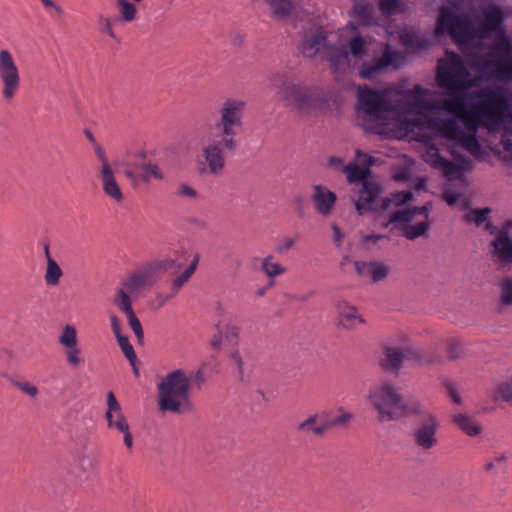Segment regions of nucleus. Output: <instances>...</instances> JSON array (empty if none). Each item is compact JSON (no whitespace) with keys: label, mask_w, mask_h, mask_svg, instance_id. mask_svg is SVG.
I'll return each mask as SVG.
<instances>
[{"label":"nucleus","mask_w":512,"mask_h":512,"mask_svg":"<svg viewBox=\"0 0 512 512\" xmlns=\"http://www.w3.org/2000/svg\"><path fill=\"white\" fill-rule=\"evenodd\" d=\"M131 297V293L122 286L117 290L113 303L121 312L127 315L134 312Z\"/></svg>","instance_id":"nucleus-31"},{"label":"nucleus","mask_w":512,"mask_h":512,"mask_svg":"<svg viewBox=\"0 0 512 512\" xmlns=\"http://www.w3.org/2000/svg\"><path fill=\"white\" fill-rule=\"evenodd\" d=\"M142 179L145 182H149L152 179L163 180L164 174L156 164L148 163L142 167Z\"/></svg>","instance_id":"nucleus-46"},{"label":"nucleus","mask_w":512,"mask_h":512,"mask_svg":"<svg viewBox=\"0 0 512 512\" xmlns=\"http://www.w3.org/2000/svg\"><path fill=\"white\" fill-rule=\"evenodd\" d=\"M152 271L153 270L145 263L129 274L122 283V286L128 290L132 296L137 297L145 288L157 282Z\"/></svg>","instance_id":"nucleus-13"},{"label":"nucleus","mask_w":512,"mask_h":512,"mask_svg":"<svg viewBox=\"0 0 512 512\" xmlns=\"http://www.w3.org/2000/svg\"><path fill=\"white\" fill-rule=\"evenodd\" d=\"M436 80L439 87L447 89L450 97L443 101V110L464 119L469 129V132L461 129L455 142L475 159L486 160L488 152L479 143L476 128L483 126L492 129L511 119L507 93L499 88L481 91L478 94L481 100L467 110L461 93L475 86L476 80L471 78L461 57L453 52L449 54L446 64L438 68Z\"/></svg>","instance_id":"nucleus-1"},{"label":"nucleus","mask_w":512,"mask_h":512,"mask_svg":"<svg viewBox=\"0 0 512 512\" xmlns=\"http://www.w3.org/2000/svg\"><path fill=\"white\" fill-rule=\"evenodd\" d=\"M338 411L340 413L338 416L330 420H326V424H328V429L331 427L345 425L348 422H350L351 419L353 418V415L350 412H346L342 408H339Z\"/></svg>","instance_id":"nucleus-50"},{"label":"nucleus","mask_w":512,"mask_h":512,"mask_svg":"<svg viewBox=\"0 0 512 512\" xmlns=\"http://www.w3.org/2000/svg\"><path fill=\"white\" fill-rule=\"evenodd\" d=\"M403 60L401 52L393 50L390 45L384 46L382 55L371 62H363L359 67V76L365 80H374L389 67L397 69Z\"/></svg>","instance_id":"nucleus-10"},{"label":"nucleus","mask_w":512,"mask_h":512,"mask_svg":"<svg viewBox=\"0 0 512 512\" xmlns=\"http://www.w3.org/2000/svg\"><path fill=\"white\" fill-rule=\"evenodd\" d=\"M245 36L243 33L235 31L229 35L228 42L234 47H241L244 43Z\"/></svg>","instance_id":"nucleus-61"},{"label":"nucleus","mask_w":512,"mask_h":512,"mask_svg":"<svg viewBox=\"0 0 512 512\" xmlns=\"http://www.w3.org/2000/svg\"><path fill=\"white\" fill-rule=\"evenodd\" d=\"M388 267L384 264L375 263L373 264L371 278L374 282H379L386 278L388 275Z\"/></svg>","instance_id":"nucleus-55"},{"label":"nucleus","mask_w":512,"mask_h":512,"mask_svg":"<svg viewBox=\"0 0 512 512\" xmlns=\"http://www.w3.org/2000/svg\"><path fill=\"white\" fill-rule=\"evenodd\" d=\"M451 155L454 157V162L443 157L432 142L426 141L424 143L422 158L425 163L440 171L448 180L461 179L464 172L472 169V161L456 154L453 150Z\"/></svg>","instance_id":"nucleus-7"},{"label":"nucleus","mask_w":512,"mask_h":512,"mask_svg":"<svg viewBox=\"0 0 512 512\" xmlns=\"http://www.w3.org/2000/svg\"><path fill=\"white\" fill-rule=\"evenodd\" d=\"M190 388L191 376L186 371L176 369L168 373L157 385L159 410L174 414L190 412Z\"/></svg>","instance_id":"nucleus-5"},{"label":"nucleus","mask_w":512,"mask_h":512,"mask_svg":"<svg viewBox=\"0 0 512 512\" xmlns=\"http://www.w3.org/2000/svg\"><path fill=\"white\" fill-rule=\"evenodd\" d=\"M413 198V194L410 190L406 191H399L396 193H393L391 197H385L381 200V209L386 210L390 207L391 204L394 206H401L409 201H411Z\"/></svg>","instance_id":"nucleus-32"},{"label":"nucleus","mask_w":512,"mask_h":512,"mask_svg":"<svg viewBox=\"0 0 512 512\" xmlns=\"http://www.w3.org/2000/svg\"><path fill=\"white\" fill-rule=\"evenodd\" d=\"M490 212V208L474 209L470 211L465 218L467 222L475 223L477 226H480L486 222Z\"/></svg>","instance_id":"nucleus-47"},{"label":"nucleus","mask_w":512,"mask_h":512,"mask_svg":"<svg viewBox=\"0 0 512 512\" xmlns=\"http://www.w3.org/2000/svg\"><path fill=\"white\" fill-rule=\"evenodd\" d=\"M335 71H342L349 67V53L345 47L329 44L323 55Z\"/></svg>","instance_id":"nucleus-22"},{"label":"nucleus","mask_w":512,"mask_h":512,"mask_svg":"<svg viewBox=\"0 0 512 512\" xmlns=\"http://www.w3.org/2000/svg\"><path fill=\"white\" fill-rule=\"evenodd\" d=\"M62 275L63 272L58 263L54 259H49L44 275L46 284L48 286H56L59 283Z\"/></svg>","instance_id":"nucleus-38"},{"label":"nucleus","mask_w":512,"mask_h":512,"mask_svg":"<svg viewBox=\"0 0 512 512\" xmlns=\"http://www.w3.org/2000/svg\"><path fill=\"white\" fill-rule=\"evenodd\" d=\"M406 95L410 97L407 101L408 111L410 112L422 114L425 111L440 108L437 102L428 98V90L421 85H415L412 90L406 92ZM441 109H443V105Z\"/></svg>","instance_id":"nucleus-14"},{"label":"nucleus","mask_w":512,"mask_h":512,"mask_svg":"<svg viewBox=\"0 0 512 512\" xmlns=\"http://www.w3.org/2000/svg\"><path fill=\"white\" fill-rule=\"evenodd\" d=\"M0 81L2 83V96L11 101L20 88V72L11 52L0 50Z\"/></svg>","instance_id":"nucleus-9"},{"label":"nucleus","mask_w":512,"mask_h":512,"mask_svg":"<svg viewBox=\"0 0 512 512\" xmlns=\"http://www.w3.org/2000/svg\"><path fill=\"white\" fill-rule=\"evenodd\" d=\"M176 296L177 295L174 294L171 290H169V292H167V293H164V292L157 293L156 300L158 301V306L159 307L164 306L168 301L172 300Z\"/></svg>","instance_id":"nucleus-63"},{"label":"nucleus","mask_w":512,"mask_h":512,"mask_svg":"<svg viewBox=\"0 0 512 512\" xmlns=\"http://www.w3.org/2000/svg\"><path fill=\"white\" fill-rule=\"evenodd\" d=\"M105 418L110 429L126 430V426H128L122 407L111 391L107 393V411Z\"/></svg>","instance_id":"nucleus-17"},{"label":"nucleus","mask_w":512,"mask_h":512,"mask_svg":"<svg viewBox=\"0 0 512 512\" xmlns=\"http://www.w3.org/2000/svg\"><path fill=\"white\" fill-rule=\"evenodd\" d=\"M428 125L445 139L455 141L459 136L461 128L454 119L433 118L430 119Z\"/></svg>","instance_id":"nucleus-21"},{"label":"nucleus","mask_w":512,"mask_h":512,"mask_svg":"<svg viewBox=\"0 0 512 512\" xmlns=\"http://www.w3.org/2000/svg\"><path fill=\"white\" fill-rule=\"evenodd\" d=\"M483 19L478 27H475L466 16L458 15L452 8L442 6L439 10L434 33L436 36L448 34L455 43L467 44L472 40L488 38L492 33L502 28L505 20L502 9L489 4L482 11Z\"/></svg>","instance_id":"nucleus-3"},{"label":"nucleus","mask_w":512,"mask_h":512,"mask_svg":"<svg viewBox=\"0 0 512 512\" xmlns=\"http://www.w3.org/2000/svg\"><path fill=\"white\" fill-rule=\"evenodd\" d=\"M353 14L357 22L362 26L370 27L377 24L374 8L367 0H354Z\"/></svg>","instance_id":"nucleus-24"},{"label":"nucleus","mask_w":512,"mask_h":512,"mask_svg":"<svg viewBox=\"0 0 512 512\" xmlns=\"http://www.w3.org/2000/svg\"><path fill=\"white\" fill-rule=\"evenodd\" d=\"M240 328L234 324H227L223 329H220V334H223L224 340L231 344H237L239 338Z\"/></svg>","instance_id":"nucleus-48"},{"label":"nucleus","mask_w":512,"mask_h":512,"mask_svg":"<svg viewBox=\"0 0 512 512\" xmlns=\"http://www.w3.org/2000/svg\"><path fill=\"white\" fill-rule=\"evenodd\" d=\"M493 252L501 263H512V239L506 230H500L492 242Z\"/></svg>","instance_id":"nucleus-23"},{"label":"nucleus","mask_w":512,"mask_h":512,"mask_svg":"<svg viewBox=\"0 0 512 512\" xmlns=\"http://www.w3.org/2000/svg\"><path fill=\"white\" fill-rule=\"evenodd\" d=\"M379 9L385 16L400 14L406 10L405 0H379Z\"/></svg>","instance_id":"nucleus-35"},{"label":"nucleus","mask_w":512,"mask_h":512,"mask_svg":"<svg viewBox=\"0 0 512 512\" xmlns=\"http://www.w3.org/2000/svg\"><path fill=\"white\" fill-rule=\"evenodd\" d=\"M358 108L373 121H384L398 111L383 91L371 88L360 89L358 92Z\"/></svg>","instance_id":"nucleus-8"},{"label":"nucleus","mask_w":512,"mask_h":512,"mask_svg":"<svg viewBox=\"0 0 512 512\" xmlns=\"http://www.w3.org/2000/svg\"><path fill=\"white\" fill-rule=\"evenodd\" d=\"M230 363L235 367L237 370L238 376L241 381H244V363L242 360V357L240 355V352L238 350H234L231 352L230 356Z\"/></svg>","instance_id":"nucleus-54"},{"label":"nucleus","mask_w":512,"mask_h":512,"mask_svg":"<svg viewBox=\"0 0 512 512\" xmlns=\"http://www.w3.org/2000/svg\"><path fill=\"white\" fill-rule=\"evenodd\" d=\"M64 355L69 366L78 368L84 362L82 350L78 344L64 348Z\"/></svg>","instance_id":"nucleus-40"},{"label":"nucleus","mask_w":512,"mask_h":512,"mask_svg":"<svg viewBox=\"0 0 512 512\" xmlns=\"http://www.w3.org/2000/svg\"><path fill=\"white\" fill-rule=\"evenodd\" d=\"M429 230V223L427 218L424 221H421L416 224L408 223L404 227H402L403 236L409 240H415L418 237L425 235Z\"/></svg>","instance_id":"nucleus-33"},{"label":"nucleus","mask_w":512,"mask_h":512,"mask_svg":"<svg viewBox=\"0 0 512 512\" xmlns=\"http://www.w3.org/2000/svg\"><path fill=\"white\" fill-rule=\"evenodd\" d=\"M495 49L503 51L505 54H511V44L506 36H503L495 44Z\"/></svg>","instance_id":"nucleus-62"},{"label":"nucleus","mask_w":512,"mask_h":512,"mask_svg":"<svg viewBox=\"0 0 512 512\" xmlns=\"http://www.w3.org/2000/svg\"><path fill=\"white\" fill-rule=\"evenodd\" d=\"M94 151H95V154L97 155L98 159L101 162L100 171H104L106 168H112L108 162L105 151L99 144L94 145Z\"/></svg>","instance_id":"nucleus-59"},{"label":"nucleus","mask_w":512,"mask_h":512,"mask_svg":"<svg viewBox=\"0 0 512 512\" xmlns=\"http://www.w3.org/2000/svg\"><path fill=\"white\" fill-rule=\"evenodd\" d=\"M99 175L104 194L117 203L122 202L124 195L116 181L113 169L106 168L104 171H99Z\"/></svg>","instance_id":"nucleus-19"},{"label":"nucleus","mask_w":512,"mask_h":512,"mask_svg":"<svg viewBox=\"0 0 512 512\" xmlns=\"http://www.w3.org/2000/svg\"><path fill=\"white\" fill-rule=\"evenodd\" d=\"M190 278L191 276L188 273H181L172 281L170 290L177 295Z\"/></svg>","instance_id":"nucleus-56"},{"label":"nucleus","mask_w":512,"mask_h":512,"mask_svg":"<svg viewBox=\"0 0 512 512\" xmlns=\"http://www.w3.org/2000/svg\"><path fill=\"white\" fill-rule=\"evenodd\" d=\"M499 286L501 304L503 306H512V277H504Z\"/></svg>","instance_id":"nucleus-43"},{"label":"nucleus","mask_w":512,"mask_h":512,"mask_svg":"<svg viewBox=\"0 0 512 512\" xmlns=\"http://www.w3.org/2000/svg\"><path fill=\"white\" fill-rule=\"evenodd\" d=\"M499 80H512V54L500 56Z\"/></svg>","instance_id":"nucleus-45"},{"label":"nucleus","mask_w":512,"mask_h":512,"mask_svg":"<svg viewBox=\"0 0 512 512\" xmlns=\"http://www.w3.org/2000/svg\"><path fill=\"white\" fill-rule=\"evenodd\" d=\"M368 41L361 35L353 36L348 42V53L355 58H362L367 54Z\"/></svg>","instance_id":"nucleus-37"},{"label":"nucleus","mask_w":512,"mask_h":512,"mask_svg":"<svg viewBox=\"0 0 512 512\" xmlns=\"http://www.w3.org/2000/svg\"><path fill=\"white\" fill-rule=\"evenodd\" d=\"M117 20H118L117 17L112 19V18H109V17L100 16L99 20H98L100 31L102 33L107 34L111 38L116 39V35L114 33V30H113V21H117Z\"/></svg>","instance_id":"nucleus-51"},{"label":"nucleus","mask_w":512,"mask_h":512,"mask_svg":"<svg viewBox=\"0 0 512 512\" xmlns=\"http://www.w3.org/2000/svg\"><path fill=\"white\" fill-rule=\"evenodd\" d=\"M381 193V188L374 181H364L359 191V197L355 201L357 212L362 215L374 210V203Z\"/></svg>","instance_id":"nucleus-16"},{"label":"nucleus","mask_w":512,"mask_h":512,"mask_svg":"<svg viewBox=\"0 0 512 512\" xmlns=\"http://www.w3.org/2000/svg\"><path fill=\"white\" fill-rule=\"evenodd\" d=\"M246 102L238 98H227L219 107V119L216 127L219 133L211 129L198 135L204 166L201 172L219 175L225 167V151L234 152L238 146L236 136L243 125Z\"/></svg>","instance_id":"nucleus-2"},{"label":"nucleus","mask_w":512,"mask_h":512,"mask_svg":"<svg viewBox=\"0 0 512 512\" xmlns=\"http://www.w3.org/2000/svg\"><path fill=\"white\" fill-rule=\"evenodd\" d=\"M453 420L454 423L469 436H477L482 431L479 423L473 417L466 414H457L454 416Z\"/></svg>","instance_id":"nucleus-27"},{"label":"nucleus","mask_w":512,"mask_h":512,"mask_svg":"<svg viewBox=\"0 0 512 512\" xmlns=\"http://www.w3.org/2000/svg\"><path fill=\"white\" fill-rule=\"evenodd\" d=\"M12 384L14 387L19 389L21 392L29 395L30 397H35L38 394V388L24 380H12Z\"/></svg>","instance_id":"nucleus-52"},{"label":"nucleus","mask_w":512,"mask_h":512,"mask_svg":"<svg viewBox=\"0 0 512 512\" xmlns=\"http://www.w3.org/2000/svg\"><path fill=\"white\" fill-rule=\"evenodd\" d=\"M58 341L63 348L78 344L76 328L72 325H66L63 328Z\"/></svg>","instance_id":"nucleus-42"},{"label":"nucleus","mask_w":512,"mask_h":512,"mask_svg":"<svg viewBox=\"0 0 512 512\" xmlns=\"http://www.w3.org/2000/svg\"><path fill=\"white\" fill-rule=\"evenodd\" d=\"M328 430L326 420H321L319 414H313L297 425V431L305 435L322 436Z\"/></svg>","instance_id":"nucleus-25"},{"label":"nucleus","mask_w":512,"mask_h":512,"mask_svg":"<svg viewBox=\"0 0 512 512\" xmlns=\"http://www.w3.org/2000/svg\"><path fill=\"white\" fill-rule=\"evenodd\" d=\"M446 390L448 392V395L450 397V399L456 403V404H460L461 403V398H460V395L455 387V385L453 383H446Z\"/></svg>","instance_id":"nucleus-64"},{"label":"nucleus","mask_w":512,"mask_h":512,"mask_svg":"<svg viewBox=\"0 0 512 512\" xmlns=\"http://www.w3.org/2000/svg\"><path fill=\"white\" fill-rule=\"evenodd\" d=\"M116 340H117V343H118L122 353L124 354L126 359L129 361V363L133 366L134 373L136 375H138V373H139L138 368L135 367L137 356H136L133 346L129 342L128 337L123 335L121 337H118Z\"/></svg>","instance_id":"nucleus-39"},{"label":"nucleus","mask_w":512,"mask_h":512,"mask_svg":"<svg viewBox=\"0 0 512 512\" xmlns=\"http://www.w3.org/2000/svg\"><path fill=\"white\" fill-rule=\"evenodd\" d=\"M272 16L276 19H285L290 16L294 8V0H266Z\"/></svg>","instance_id":"nucleus-28"},{"label":"nucleus","mask_w":512,"mask_h":512,"mask_svg":"<svg viewBox=\"0 0 512 512\" xmlns=\"http://www.w3.org/2000/svg\"><path fill=\"white\" fill-rule=\"evenodd\" d=\"M295 244V239L291 237H285L276 246V252L282 254L291 249Z\"/></svg>","instance_id":"nucleus-60"},{"label":"nucleus","mask_w":512,"mask_h":512,"mask_svg":"<svg viewBox=\"0 0 512 512\" xmlns=\"http://www.w3.org/2000/svg\"><path fill=\"white\" fill-rule=\"evenodd\" d=\"M273 255L262 259L261 270L268 278H275L286 272V268L277 262H273Z\"/></svg>","instance_id":"nucleus-34"},{"label":"nucleus","mask_w":512,"mask_h":512,"mask_svg":"<svg viewBox=\"0 0 512 512\" xmlns=\"http://www.w3.org/2000/svg\"><path fill=\"white\" fill-rule=\"evenodd\" d=\"M336 307L339 314V322L343 327L353 329L364 322L361 315L358 314L356 307L350 305L347 301H338Z\"/></svg>","instance_id":"nucleus-20"},{"label":"nucleus","mask_w":512,"mask_h":512,"mask_svg":"<svg viewBox=\"0 0 512 512\" xmlns=\"http://www.w3.org/2000/svg\"><path fill=\"white\" fill-rule=\"evenodd\" d=\"M417 414L421 416V420L413 432L414 443L420 449L427 451L437 445L436 434L439 422L435 415L424 411L422 407L421 413Z\"/></svg>","instance_id":"nucleus-12"},{"label":"nucleus","mask_w":512,"mask_h":512,"mask_svg":"<svg viewBox=\"0 0 512 512\" xmlns=\"http://www.w3.org/2000/svg\"><path fill=\"white\" fill-rule=\"evenodd\" d=\"M326 31L317 24H309L301 32L299 51L305 58H315L323 55L328 48Z\"/></svg>","instance_id":"nucleus-11"},{"label":"nucleus","mask_w":512,"mask_h":512,"mask_svg":"<svg viewBox=\"0 0 512 512\" xmlns=\"http://www.w3.org/2000/svg\"><path fill=\"white\" fill-rule=\"evenodd\" d=\"M400 42L407 48L423 49L426 47V40L423 39L416 31L404 29L399 33Z\"/></svg>","instance_id":"nucleus-29"},{"label":"nucleus","mask_w":512,"mask_h":512,"mask_svg":"<svg viewBox=\"0 0 512 512\" xmlns=\"http://www.w3.org/2000/svg\"><path fill=\"white\" fill-rule=\"evenodd\" d=\"M429 210L430 208L428 205H423L420 207H414L413 209H401L394 211L389 215L386 226L393 224L396 228L402 231V227L411 223L414 220L415 215L422 214L425 218H428Z\"/></svg>","instance_id":"nucleus-18"},{"label":"nucleus","mask_w":512,"mask_h":512,"mask_svg":"<svg viewBox=\"0 0 512 512\" xmlns=\"http://www.w3.org/2000/svg\"><path fill=\"white\" fill-rule=\"evenodd\" d=\"M356 160L369 169L370 166L375 164V159L372 156L357 149L355 152Z\"/></svg>","instance_id":"nucleus-58"},{"label":"nucleus","mask_w":512,"mask_h":512,"mask_svg":"<svg viewBox=\"0 0 512 512\" xmlns=\"http://www.w3.org/2000/svg\"><path fill=\"white\" fill-rule=\"evenodd\" d=\"M126 316L132 331L134 332L137 340L141 343L144 338V333L140 320L136 317L134 312H131Z\"/></svg>","instance_id":"nucleus-49"},{"label":"nucleus","mask_w":512,"mask_h":512,"mask_svg":"<svg viewBox=\"0 0 512 512\" xmlns=\"http://www.w3.org/2000/svg\"><path fill=\"white\" fill-rule=\"evenodd\" d=\"M311 201L318 214L328 216L336 204L337 196L327 187L317 184L313 186Z\"/></svg>","instance_id":"nucleus-15"},{"label":"nucleus","mask_w":512,"mask_h":512,"mask_svg":"<svg viewBox=\"0 0 512 512\" xmlns=\"http://www.w3.org/2000/svg\"><path fill=\"white\" fill-rule=\"evenodd\" d=\"M116 6L119 10L120 17L125 22H132L136 19L137 8L128 0H116Z\"/></svg>","instance_id":"nucleus-41"},{"label":"nucleus","mask_w":512,"mask_h":512,"mask_svg":"<svg viewBox=\"0 0 512 512\" xmlns=\"http://www.w3.org/2000/svg\"><path fill=\"white\" fill-rule=\"evenodd\" d=\"M343 172L346 174L349 183L368 181L366 178L369 174L367 167H359L354 163L343 166Z\"/></svg>","instance_id":"nucleus-30"},{"label":"nucleus","mask_w":512,"mask_h":512,"mask_svg":"<svg viewBox=\"0 0 512 512\" xmlns=\"http://www.w3.org/2000/svg\"><path fill=\"white\" fill-rule=\"evenodd\" d=\"M472 66L483 75L494 77L499 80L500 56L494 57H477Z\"/></svg>","instance_id":"nucleus-26"},{"label":"nucleus","mask_w":512,"mask_h":512,"mask_svg":"<svg viewBox=\"0 0 512 512\" xmlns=\"http://www.w3.org/2000/svg\"><path fill=\"white\" fill-rule=\"evenodd\" d=\"M403 360V353L398 348H386L384 358L382 359V366L385 369H397Z\"/></svg>","instance_id":"nucleus-36"},{"label":"nucleus","mask_w":512,"mask_h":512,"mask_svg":"<svg viewBox=\"0 0 512 512\" xmlns=\"http://www.w3.org/2000/svg\"><path fill=\"white\" fill-rule=\"evenodd\" d=\"M368 400L377 412L380 422L397 420L412 413H421V404L418 401H406L398 388L389 383L372 387L368 394Z\"/></svg>","instance_id":"nucleus-6"},{"label":"nucleus","mask_w":512,"mask_h":512,"mask_svg":"<svg viewBox=\"0 0 512 512\" xmlns=\"http://www.w3.org/2000/svg\"><path fill=\"white\" fill-rule=\"evenodd\" d=\"M373 264H374V262L356 261L355 268H356L358 275L363 276V277H365V276L371 277Z\"/></svg>","instance_id":"nucleus-57"},{"label":"nucleus","mask_w":512,"mask_h":512,"mask_svg":"<svg viewBox=\"0 0 512 512\" xmlns=\"http://www.w3.org/2000/svg\"><path fill=\"white\" fill-rule=\"evenodd\" d=\"M146 264L153 270L152 272L158 280L160 272L173 268L176 265V260L172 258H164L161 260L147 262Z\"/></svg>","instance_id":"nucleus-44"},{"label":"nucleus","mask_w":512,"mask_h":512,"mask_svg":"<svg viewBox=\"0 0 512 512\" xmlns=\"http://www.w3.org/2000/svg\"><path fill=\"white\" fill-rule=\"evenodd\" d=\"M271 87L286 108L310 115L328 107V98L320 87L305 85L290 68H283L269 77Z\"/></svg>","instance_id":"nucleus-4"},{"label":"nucleus","mask_w":512,"mask_h":512,"mask_svg":"<svg viewBox=\"0 0 512 512\" xmlns=\"http://www.w3.org/2000/svg\"><path fill=\"white\" fill-rule=\"evenodd\" d=\"M230 363L235 367L237 370L238 376L241 381H244V363L242 360V357L240 355V352L238 350H234L231 352L230 356Z\"/></svg>","instance_id":"nucleus-53"}]
</instances>
